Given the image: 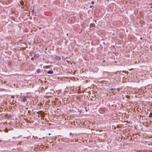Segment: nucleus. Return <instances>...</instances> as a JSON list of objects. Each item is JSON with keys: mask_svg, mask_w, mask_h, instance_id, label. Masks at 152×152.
Masks as SVG:
<instances>
[{"mask_svg": "<svg viewBox=\"0 0 152 152\" xmlns=\"http://www.w3.org/2000/svg\"><path fill=\"white\" fill-rule=\"evenodd\" d=\"M11 98H14V96H11Z\"/></svg>", "mask_w": 152, "mask_h": 152, "instance_id": "obj_7", "label": "nucleus"}, {"mask_svg": "<svg viewBox=\"0 0 152 152\" xmlns=\"http://www.w3.org/2000/svg\"><path fill=\"white\" fill-rule=\"evenodd\" d=\"M142 39V37H140V39Z\"/></svg>", "mask_w": 152, "mask_h": 152, "instance_id": "obj_14", "label": "nucleus"}, {"mask_svg": "<svg viewBox=\"0 0 152 152\" xmlns=\"http://www.w3.org/2000/svg\"><path fill=\"white\" fill-rule=\"evenodd\" d=\"M95 22H96V20H95Z\"/></svg>", "mask_w": 152, "mask_h": 152, "instance_id": "obj_21", "label": "nucleus"}, {"mask_svg": "<svg viewBox=\"0 0 152 152\" xmlns=\"http://www.w3.org/2000/svg\"><path fill=\"white\" fill-rule=\"evenodd\" d=\"M37 71L38 73H39L40 72V70L39 69H38L37 70Z\"/></svg>", "mask_w": 152, "mask_h": 152, "instance_id": "obj_4", "label": "nucleus"}, {"mask_svg": "<svg viewBox=\"0 0 152 152\" xmlns=\"http://www.w3.org/2000/svg\"><path fill=\"white\" fill-rule=\"evenodd\" d=\"M92 24H90V25H92Z\"/></svg>", "mask_w": 152, "mask_h": 152, "instance_id": "obj_22", "label": "nucleus"}, {"mask_svg": "<svg viewBox=\"0 0 152 152\" xmlns=\"http://www.w3.org/2000/svg\"><path fill=\"white\" fill-rule=\"evenodd\" d=\"M66 58H67V57H66V58H64V60H65Z\"/></svg>", "mask_w": 152, "mask_h": 152, "instance_id": "obj_12", "label": "nucleus"}, {"mask_svg": "<svg viewBox=\"0 0 152 152\" xmlns=\"http://www.w3.org/2000/svg\"><path fill=\"white\" fill-rule=\"evenodd\" d=\"M34 57H36L37 58H38V56H39V54H34Z\"/></svg>", "mask_w": 152, "mask_h": 152, "instance_id": "obj_3", "label": "nucleus"}, {"mask_svg": "<svg viewBox=\"0 0 152 152\" xmlns=\"http://www.w3.org/2000/svg\"><path fill=\"white\" fill-rule=\"evenodd\" d=\"M105 62V60L103 61V62Z\"/></svg>", "mask_w": 152, "mask_h": 152, "instance_id": "obj_15", "label": "nucleus"}, {"mask_svg": "<svg viewBox=\"0 0 152 152\" xmlns=\"http://www.w3.org/2000/svg\"><path fill=\"white\" fill-rule=\"evenodd\" d=\"M151 115H152V113H150V115H149V117H151Z\"/></svg>", "mask_w": 152, "mask_h": 152, "instance_id": "obj_6", "label": "nucleus"}, {"mask_svg": "<svg viewBox=\"0 0 152 152\" xmlns=\"http://www.w3.org/2000/svg\"><path fill=\"white\" fill-rule=\"evenodd\" d=\"M110 91H112V90H115V88H110Z\"/></svg>", "mask_w": 152, "mask_h": 152, "instance_id": "obj_5", "label": "nucleus"}, {"mask_svg": "<svg viewBox=\"0 0 152 152\" xmlns=\"http://www.w3.org/2000/svg\"><path fill=\"white\" fill-rule=\"evenodd\" d=\"M45 50H47V48H45Z\"/></svg>", "mask_w": 152, "mask_h": 152, "instance_id": "obj_20", "label": "nucleus"}, {"mask_svg": "<svg viewBox=\"0 0 152 152\" xmlns=\"http://www.w3.org/2000/svg\"><path fill=\"white\" fill-rule=\"evenodd\" d=\"M21 101L23 102H25L26 100V98L25 96H23L21 97Z\"/></svg>", "mask_w": 152, "mask_h": 152, "instance_id": "obj_1", "label": "nucleus"}, {"mask_svg": "<svg viewBox=\"0 0 152 152\" xmlns=\"http://www.w3.org/2000/svg\"><path fill=\"white\" fill-rule=\"evenodd\" d=\"M103 44L104 45H105L104 42H103Z\"/></svg>", "mask_w": 152, "mask_h": 152, "instance_id": "obj_16", "label": "nucleus"}, {"mask_svg": "<svg viewBox=\"0 0 152 152\" xmlns=\"http://www.w3.org/2000/svg\"><path fill=\"white\" fill-rule=\"evenodd\" d=\"M91 3L93 4H94V2L93 1H91Z\"/></svg>", "mask_w": 152, "mask_h": 152, "instance_id": "obj_8", "label": "nucleus"}, {"mask_svg": "<svg viewBox=\"0 0 152 152\" xmlns=\"http://www.w3.org/2000/svg\"><path fill=\"white\" fill-rule=\"evenodd\" d=\"M104 40V39H102V40Z\"/></svg>", "mask_w": 152, "mask_h": 152, "instance_id": "obj_19", "label": "nucleus"}, {"mask_svg": "<svg viewBox=\"0 0 152 152\" xmlns=\"http://www.w3.org/2000/svg\"><path fill=\"white\" fill-rule=\"evenodd\" d=\"M20 3L21 4H23V3L22 2H20Z\"/></svg>", "mask_w": 152, "mask_h": 152, "instance_id": "obj_9", "label": "nucleus"}, {"mask_svg": "<svg viewBox=\"0 0 152 152\" xmlns=\"http://www.w3.org/2000/svg\"><path fill=\"white\" fill-rule=\"evenodd\" d=\"M93 6V5H91V6H90V8H91Z\"/></svg>", "mask_w": 152, "mask_h": 152, "instance_id": "obj_10", "label": "nucleus"}, {"mask_svg": "<svg viewBox=\"0 0 152 152\" xmlns=\"http://www.w3.org/2000/svg\"><path fill=\"white\" fill-rule=\"evenodd\" d=\"M53 73V72L52 70H49L48 71L47 73L48 74H52Z\"/></svg>", "mask_w": 152, "mask_h": 152, "instance_id": "obj_2", "label": "nucleus"}, {"mask_svg": "<svg viewBox=\"0 0 152 152\" xmlns=\"http://www.w3.org/2000/svg\"><path fill=\"white\" fill-rule=\"evenodd\" d=\"M68 34L67 33V34H66V35L68 36Z\"/></svg>", "mask_w": 152, "mask_h": 152, "instance_id": "obj_18", "label": "nucleus"}, {"mask_svg": "<svg viewBox=\"0 0 152 152\" xmlns=\"http://www.w3.org/2000/svg\"><path fill=\"white\" fill-rule=\"evenodd\" d=\"M48 135H50V133H49Z\"/></svg>", "mask_w": 152, "mask_h": 152, "instance_id": "obj_17", "label": "nucleus"}, {"mask_svg": "<svg viewBox=\"0 0 152 152\" xmlns=\"http://www.w3.org/2000/svg\"><path fill=\"white\" fill-rule=\"evenodd\" d=\"M133 69H130V70H132Z\"/></svg>", "mask_w": 152, "mask_h": 152, "instance_id": "obj_13", "label": "nucleus"}, {"mask_svg": "<svg viewBox=\"0 0 152 152\" xmlns=\"http://www.w3.org/2000/svg\"><path fill=\"white\" fill-rule=\"evenodd\" d=\"M72 134V133H69V135H71Z\"/></svg>", "mask_w": 152, "mask_h": 152, "instance_id": "obj_11", "label": "nucleus"}]
</instances>
